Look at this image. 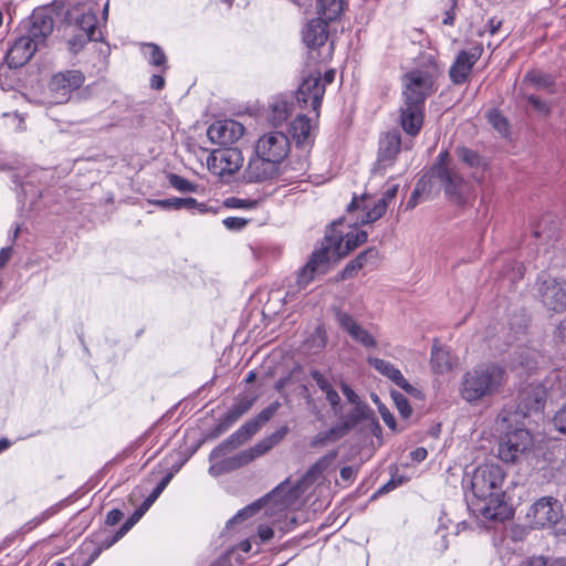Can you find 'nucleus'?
<instances>
[{
    "label": "nucleus",
    "mask_w": 566,
    "mask_h": 566,
    "mask_svg": "<svg viewBox=\"0 0 566 566\" xmlns=\"http://www.w3.org/2000/svg\"><path fill=\"white\" fill-rule=\"evenodd\" d=\"M523 401L516 410L504 408L496 417V430L501 432L499 442V458L504 462H515L533 446V438L525 428L524 419L527 412L542 411L544 407V391L541 387H530L523 394Z\"/></svg>",
    "instance_id": "nucleus-1"
},
{
    "label": "nucleus",
    "mask_w": 566,
    "mask_h": 566,
    "mask_svg": "<svg viewBox=\"0 0 566 566\" xmlns=\"http://www.w3.org/2000/svg\"><path fill=\"white\" fill-rule=\"evenodd\" d=\"M505 471L499 464L484 463L467 474L463 485L470 486L473 497L468 500V506L472 513L486 521L504 520L509 514L504 501L503 483Z\"/></svg>",
    "instance_id": "nucleus-2"
},
{
    "label": "nucleus",
    "mask_w": 566,
    "mask_h": 566,
    "mask_svg": "<svg viewBox=\"0 0 566 566\" xmlns=\"http://www.w3.org/2000/svg\"><path fill=\"white\" fill-rule=\"evenodd\" d=\"M333 224V229L326 234L325 247L312 253L310 261L301 270L297 277V285L306 287L314 279L315 274H323L327 271L332 254L345 256L361 243L366 242L368 233L364 230L353 229L346 234L338 233Z\"/></svg>",
    "instance_id": "nucleus-3"
},
{
    "label": "nucleus",
    "mask_w": 566,
    "mask_h": 566,
    "mask_svg": "<svg viewBox=\"0 0 566 566\" xmlns=\"http://www.w3.org/2000/svg\"><path fill=\"white\" fill-rule=\"evenodd\" d=\"M53 27V19L49 13L43 10L34 11L20 29V34L10 43L6 53L7 65L17 69L28 63L45 44Z\"/></svg>",
    "instance_id": "nucleus-4"
},
{
    "label": "nucleus",
    "mask_w": 566,
    "mask_h": 566,
    "mask_svg": "<svg viewBox=\"0 0 566 566\" xmlns=\"http://www.w3.org/2000/svg\"><path fill=\"white\" fill-rule=\"evenodd\" d=\"M505 382V370L496 364H482L468 370L460 382L461 398L475 405L496 395Z\"/></svg>",
    "instance_id": "nucleus-5"
},
{
    "label": "nucleus",
    "mask_w": 566,
    "mask_h": 566,
    "mask_svg": "<svg viewBox=\"0 0 566 566\" xmlns=\"http://www.w3.org/2000/svg\"><path fill=\"white\" fill-rule=\"evenodd\" d=\"M266 497L268 495L240 510L232 518L228 521L227 528H232L235 524L247 520L250 516H253L262 507H265V513L271 518V525H258V538L260 544L266 543L273 538L274 528L282 533L291 532L296 525V518L291 517L287 520L285 513L287 509L281 510L279 505L273 503V501H266Z\"/></svg>",
    "instance_id": "nucleus-6"
},
{
    "label": "nucleus",
    "mask_w": 566,
    "mask_h": 566,
    "mask_svg": "<svg viewBox=\"0 0 566 566\" xmlns=\"http://www.w3.org/2000/svg\"><path fill=\"white\" fill-rule=\"evenodd\" d=\"M336 451L328 452L319 458L296 483L286 479L268 494L266 501H273L281 510L289 509L295 504L308 484L316 481L335 461Z\"/></svg>",
    "instance_id": "nucleus-7"
},
{
    "label": "nucleus",
    "mask_w": 566,
    "mask_h": 566,
    "mask_svg": "<svg viewBox=\"0 0 566 566\" xmlns=\"http://www.w3.org/2000/svg\"><path fill=\"white\" fill-rule=\"evenodd\" d=\"M426 176L432 187L434 182H439L447 198L452 202L461 205L465 201L469 186L457 168L449 164L448 151H441L438 155L436 164Z\"/></svg>",
    "instance_id": "nucleus-8"
},
{
    "label": "nucleus",
    "mask_w": 566,
    "mask_h": 566,
    "mask_svg": "<svg viewBox=\"0 0 566 566\" xmlns=\"http://www.w3.org/2000/svg\"><path fill=\"white\" fill-rule=\"evenodd\" d=\"M438 74L439 70L434 62L407 72L401 78L402 99L424 105L426 99L437 91Z\"/></svg>",
    "instance_id": "nucleus-9"
},
{
    "label": "nucleus",
    "mask_w": 566,
    "mask_h": 566,
    "mask_svg": "<svg viewBox=\"0 0 566 566\" xmlns=\"http://www.w3.org/2000/svg\"><path fill=\"white\" fill-rule=\"evenodd\" d=\"M398 188V185H389L377 200L367 195L355 196L347 209L355 217V223L368 224L380 219L396 198Z\"/></svg>",
    "instance_id": "nucleus-10"
},
{
    "label": "nucleus",
    "mask_w": 566,
    "mask_h": 566,
    "mask_svg": "<svg viewBox=\"0 0 566 566\" xmlns=\"http://www.w3.org/2000/svg\"><path fill=\"white\" fill-rule=\"evenodd\" d=\"M65 34L67 36L69 50L73 53L81 51L90 41L102 39V31L97 27L96 13L88 9L81 14H70Z\"/></svg>",
    "instance_id": "nucleus-11"
},
{
    "label": "nucleus",
    "mask_w": 566,
    "mask_h": 566,
    "mask_svg": "<svg viewBox=\"0 0 566 566\" xmlns=\"http://www.w3.org/2000/svg\"><path fill=\"white\" fill-rule=\"evenodd\" d=\"M280 406L279 401H274L263 409L256 417L243 423L238 430L211 451L210 460L212 461L213 459H218L245 443L276 413Z\"/></svg>",
    "instance_id": "nucleus-12"
},
{
    "label": "nucleus",
    "mask_w": 566,
    "mask_h": 566,
    "mask_svg": "<svg viewBox=\"0 0 566 566\" xmlns=\"http://www.w3.org/2000/svg\"><path fill=\"white\" fill-rule=\"evenodd\" d=\"M563 516V504L553 496L538 499L531 505L526 514L534 528L552 527L559 523Z\"/></svg>",
    "instance_id": "nucleus-13"
},
{
    "label": "nucleus",
    "mask_w": 566,
    "mask_h": 566,
    "mask_svg": "<svg viewBox=\"0 0 566 566\" xmlns=\"http://www.w3.org/2000/svg\"><path fill=\"white\" fill-rule=\"evenodd\" d=\"M289 137L277 130L263 134L256 142L255 154L279 167L290 153Z\"/></svg>",
    "instance_id": "nucleus-14"
},
{
    "label": "nucleus",
    "mask_w": 566,
    "mask_h": 566,
    "mask_svg": "<svg viewBox=\"0 0 566 566\" xmlns=\"http://www.w3.org/2000/svg\"><path fill=\"white\" fill-rule=\"evenodd\" d=\"M323 96L324 84L321 83V73H311L300 84L296 92V102L303 109L311 107L318 117Z\"/></svg>",
    "instance_id": "nucleus-15"
},
{
    "label": "nucleus",
    "mask_w": 566,
    "mask_h": 566,
    "mask_svg": "<svg viewBox=\"0 0 566 566\" xmlns=\"http://www.w3.org/2000/svg\"><path fill=\"white\" fill-rule=\"evenodd\" d=\"M209 170L223 177L237 172L243 165V156L240 149L227 147L213 150L207 159Z\"/></svg>",
    "instance_id": "nucleus-16"
},
{
    "label": "nucleus",
    "mask_w": 566,
    "mask_h": 566,
    "mask_svg": "<svg viewBox=\"0 0 566 566\" xmlns=\"http://www.w3.org/2000/svg\"><path fill=\"white\" fill-rule=\"evenodd\" d=\"M84 80V74L77 70H69L53 75L49 87L54 103L63 104L67 102L72 92L81 87Z\"/></svg>",
    "instance_id": "nucleus-17"
},
{
    "label": "nucleus",
    "mask_w": 566,
    "mask_h": 566,
    "mask_svg": "<svg viewBox=\"0 0 566 566\" xmlns=\"http://www.w3.org/2000/svg\"><path fill=\"white\" fill-rule=\"evenodd\" d=\"M538 293L547 310L557 313L566 310V281L546 277L542 281Z\"/></svg>",
    "instance_id": "nucleus-18"
},
{
    "label": "nucleus",
    "mask_w": 566,
    "mask_h": 566,
    "mask_svg": "<svg viewBox=\"0 0 566 566\" xmlns=\"http://www.w3.org/2000/svg\"><path fill=\"white\" fill-rule=\"evenodd\" d=\"M244 126L233 119L218 120L207 129V136L211 143L219 146H231L244 134Z\"/></svg>",
    "instance_id": "nucleus-19"
},
{
    "label": "nucleus",
    "mask_w": 566,
    "mask_h": 566,
    "mask_svg": "<svg viewBox=\"0 0 566 566\" xmlns=\"http://www.w3.org/2000/svg\"><path fill=\"white\" fill-rule=\"evenodd\" d=\"M482 53L483 48L481 45H474L467 50H461L449 71L451 81L457 85L467 82L472 67L480 60Z\"/></svg>",
    "instance_id": "nucleus-20"
},
{
    "label": "nucleus",
    "mask_w": 566,
    "mask_h": 566,
    "mask_svg": "<svg viewBox=\"0 0 566 566\" xmlns=\"http://www.w3.org/2000/svg\"><path fill=\"white\" fill-rule=\"evenodd\" d=\"M335 319L339 327L346 332L353 340L365 348H375L377 346L376 338L364 328L349 313L339 308L335 310Z\"/></svg>",
    "instance_id": "nucleus-21"
},
{
    "label": "nucleus",
    "mask_w": 566,
    "mask_h": 566,
    "mask_svg": "<svg viewBox=\"0 0 566 566\" xmlns=\"http://www.w3.org/2000/svg\"><path fill=\"white\" fill-rule=\"evenodd\" d=\"M424 105L402 99L400 106L399 123L403 132L409 136H417L423 125Z\"/></svg>",
    "instance_id": "nucleus-22"
},
{
    "label": "nucleus",
    "mask_w": 566,
    "mask_h": 566,
    "mask_svg": "<svg viewBox=\"0 0 566 566\" xmlns=\"http://www.w3.org/2000/svg\"><path fill=\"white\" fill-rule=\"evenodd\" d=\"M367 363L375 370H377L381 376L391 380L396 386L401 388L405 392H407L413 397H419L420 391L415 386L409 384L408 380L401 374V371L398 368H396L390 361L381 359V358L368 356Z\"/></svg>",
    "instance_id": "nucleus-23"
},
{
    "label": "nucleus",
    "mask_w": 566,
    "mask_h": 566,
    "mask_svg": "<svg viewBox=\"0 0 566 566\" xmlns=\"http://www.w3.org/2000/svg\"><path fill=\"white\" fill-rule=\"evenodd\" d=\"M401 137L398 132L387 133L379 142L376 170L382 172L390 167L400 151Z\"/></svg>",
    "instance_id": "nucleus-24"
},
{
    "label": "nucleus",
    "mask_w": 566,
    "mask_h": 566,
    "mask_svg": "<svg viewBox=\"0 0 566 566\" xmlns=\"http://www.w3.org/2000/svg\"><path fill=\"white\" fill-rule=\"evenodd\" d=\"M280 167L265 160L262 156L251 158L244 170V179L249 182H260L277 176Z\"/></svg>",
    "instance_id": "nucleus-25"
},
{
    "label": "nucleus",
    "mask_w": 566,
    "mask_h": 566,
    "mask_svg": "<svg viewBox=\"0 0 566 566\" xmlns=\"http://www.w3.org/2000/svg\"><path fill=\"white\" fill-rule=\"evenodd\" d=\"M314 126L305 115H298L291 123V135L297 147L310 148L314 143Z\"/></svg>",
    "instance_id": "nucleus-26"
},
{
    "label": "nucleus",
    "mask_w": 566,
    "mask_h": 566,
    "mask_svg": "<svg viewBox=\"0 0 566 566\" xmlns=\"http://www.w3.org/2000/svg\"><path fill=\"white\" fill-rule=\"evenodd\" d=\"M373 410L370 407L363 402L353 405V408L349 409L346 413H342L340 421L337 423L338 428L342 430V432L347 434L350 429L356 427L358 423H360L364 420H368L373 417Z\"/></svg>",
    "instance_id": "nucleus-27"
},
{
    "label": "nucleus",
    "mask_w": 566,
    "mask_h": 566,
    "mask_svg": "<svg viewBox=\"0 0 566 566\" xmlns=\"http://www.w3.org/2000/svg\"><path fill=\"white\" fill-rule=\"evenodd\" d=\"M327 36V22L318 18L310 21L303 30V40L308 48L325 44Z\"/></svg>",
    "instance_id": "nucleus-28"
},
{
    "label": "nucleus",
    "mask_w": 566,
    "mask_h": 566,
    "mask_svg": "<svg viewBox=\"0 0 566 566\" xmlns=\"http://www.w3.org/2000/svg\"><path fill=\"white\" fill-rule=\"evenodd\" d=\"M255 399V397L249 396L239 397L222 418L220 426L223 427V429L230 428L253 407Z\"/></svg>",
    "instance_id": "nucleus-29"
},
{
    "label": "nucleus",
    "mask_w": 566,
    "mask_h": 566,
    "mask_svg": "<svg viewBox=\"0 0 566 566\" xmlns=\"http://www.w3.org/2000/svg\"><path fill=\"white\" fill-rule=\"evenodd\" d=\"M457 365L455 357L450 350L434 344L431 349V367L434 373L446 374Z\"/></svg>",
    "instance_id": "nucleus-30"
},
{
    "label": "nucleus",
    "mask_w": 566,
    "mask_h": 566,
    "mask_svg": "<svg viewBox=\"0 0 566 566\" xmlns=\"http://www.w3.org/2000/svg\"><path fill=\"white\" fill-rule=\"evenodd\" d=\"M379 252L376 248H369L364 252L359 253L356 259L350 261L343 270L342 277L348 279L354 275L359 269L364 268L368 263H375L378 259Z\"/></svg>",
    "instance_id": "nucleus-31"
},
{
    "label": "nucleus",
    "mask_w": 566,
    "mask_h": 566,
    "mask_svg": "<svg viewBox=\"0 0 566 566\" xmlns=\"http://www.w3.org/2000/svg\"><path fill=\"white\" fill-rule=\"evenodd\" d=\"M343 9L344 0H318V19L326 22L335 21L340 17Z\"/></svg>",
    "instance_id": "nucleus-32"
},
{
    "label": "nucleus",
    "mask_w": 566,
    "mask_h": 566,
    "mask_svg": "<svg viewBox=\"0 0 566 566\" xmlns=\"http://www.w3.org/2000/svg\"><path fill=\"white\" fill-rule=\"evenodd\" d=\"M287 433V428L282 427L279 430H276L271 436L262 439L258 443H255L253 447L250 448L252 454L254 455V459L263 455L268 451H270L274 446H276Z\"/></svg>",
    "instance_id": "nucleus-33"
},
{
    "label": "nucleus",
    "mask_w": 566,
    "mask_h": 566,
    "mask_svg": "<svg viewBox=\"0 0 566 566\" xmlns=\"http://www.w3.org/2000/svg\"><path fill=\"white\" fill-rule=\"evenodd\" d=\"M142 52L144 57L147 60V62L156 67H164L166 66V55L164 51L154 43H147L144 44L142 48Z\"/></svg>",
    "instance_id": "nucleus-34"
},
{
    "label": "nucleus",
    "mask_w": 566,
    "mask_h": 566,
    "mask_svg": "<svg viewBox=\"0 0 566 566\" xmlns=\"http://www.w3.org/2000/svg\"><path fill=\"white\" fill-rule=\"evenodd\" d=\"M291 114L290 104L286 101L279 99L271 105V122L273 125H280Z\"/></svg>",
    "instance_id": "nucleus-35"
},
{
    "label": "nucleus",
    "mask_w": 566,
    "mask_h": 566,
    "mask_svg": "<svg viewBox=\"0 0 566 566\" xmlns=\"http://www.w3.org/2000/svg\"><path fill=\"white\" fill-rule=\"evenodd\" d=\"M458 157L471 168L484 167L483 158L474 150L467 147H459L457 149Z\"/></svg>",
    "instance_id": "nucleus-36"
},
{
    "label": "nucleus",
    "mask_w": 566,
    "mask_h": 566,
    "mask_svg": "<svg viewBox=\"0 0 566 566\" xmlns=\"http://www.w3.org/2000/svg\"><path fill=\"white\" fill-rule=\"evenodd\" d=\"M223 205L229 209L253 210L258 207L259 200L252 198L229 197L223 201Z\"/></svg>",
    "instance_id": "nucleus-37"
},
{
    "label": "nucleus",
    "mask_w": 566,
    "mask_h": 566,
    "mask_svg": "<svg viewBox=\"0 0 566 566\" xmlns=\"http://www.w3.org/2000/svg\"><path fill=\"white\" fill-rule=\"evenodd\" d=\"M342 437H344V433L336 424L333 428H331L329 430L323 431V432H319L318 434H316L312 440V446L321 447V446H324L328 441H336Z\"/></svg>",
    "instance_id": "nucleus-38"
},
{
    "label": "nucleus",
    "mask_w": 566,
    "mask_h": 566,
    "mask_svg": "<svg viewBox=\"0 0 566 566\" xmlns=\"http://www.w3.org/2000/svg\"><path fill=\"white\" fill-rule=\"evenodd\" d=\"M168 180L170 186L180 192H196L198 189V185L176 174H170Z\"/></svg>",
    "instance_id": "nucleus-39"
},
{
    "label": "nucleus",
    "mask_w": 566,
    "mask_h": 566,
    "mask_svg": "<svg viewBox=\"0 0 566 566\" xmlns=\"http://www.w3.org/2000/svg\"><path fill=\"white\" fill-rule=\"evenodd\" d=\"M488 119L492 127L496 129L501 135L504 136L509 133L507 119L499 111H490L488 113Z\"/></svg>",
    "instance_id": "nucleus-40"
},
{
    "label": "nucleus",
    "mask_w": 566,
    "mask_h": 566,
    "mask_svg": "<svg viewBox=\"0 0 566 566\" xmlns=\"http://www.w3.org/2000/svg\"><path fill=\"white\" fill-rule=\"evenodd\" d=\"M390 396L395 402L396 408L398 409L400 416L403 419H408L412 413V409L409 405L408 399L399 391L391 390Z\"/></svg>",
    "instance_id": "nucleus-41"
},
{
    "label": "nucleus",
    "mask_w": 566,
    "mask_h": 566,
    "mask_svg": "<svg viewBox=\"0 0 566 566\" xmlns=\"http://www.w3.org/2000/svg\"><path fill=\"white\" fill-rule=\"evenodd\" d=\"M172 478L171 473L166 474L161 481L156 485V488L153 490V492L146 497V500L142 503V506L144 510H149V507L153 505V503L158 499V496L163 493V491L166 489L168 483L170 482Z\"/></svg>",
    "instance_id": "nucleus-42"
},
{
    "label": "nucleus",
    "mask_w": 566,
    "mask_h": 566,
    "mask_svg": "<svg viewBox=\"0 0 566 566\" xmlns=\"http://www.w3.org/2000/svg\"><path fill=\"white\" fill-rule=\"evenodd\" d=\"M227 459H228V464L230 465V469H232V471H234V470L252 462L254 460V455L252 454V452L249 448V449L243 450V451L237 453L235 455L229 457Z\"/></svg>",
    "instance_id": "nucleus-43"
},
{
    "label": "nucleus",
    "mask_w": 566,
    "mask_h": 566,
    "mask_svg": "<svg viewBox=\"0 0 566 566\" xmlns=\"http://www.w3.org/2000/svg\"><path fill=\"white\" fill-rule=\"evenodd\" d=\"M432 191V186L429 184L427 176L424 175L417 184L409 201L407 202V208L412 209L416 207L417 201L416 198L418 196H423L426 193H430Z\"/></svg>",
    "instance_id": "nucleus-44"
},
{
    "label": "nucleus",
    "mask_w": 566,
    "mask_h": 566,
    "mask_svg": "<svg viewBox=\"0 0 566 566\" xmlns=\"http://www.w3.org/2000/svg\"><path fill=\"white\" fill-rule=\"evenodd\" d=\"M527 566H566V557L548 559L543 556H536L527 559Z\"/></svg>",
    "instance_id": "nucleus-45"
},
{
    "label": "nucleus",
    "mask_w": 566,
    "mask_h": 566,
    "mask_svg": "<svg viewBox=\"0 0 566 566\" xmlns=\"http://www.w3.org/2000/svg\"><path fill=\"white\" fill-rule=\"evenodd\" d=\"M123 536H119V531L116 532L115 535L105 538L99 546L94 548L93 553L91 554L86 565L91 564L97 556L102 553L103 549L109 548L112 545H114L117 541H119Z\"/></svg>",
    "instance_id": "nucleus-46"
},
{
    "label": "nucleus",
    "mask_w": 566,
    "mask_h": 566,
    "mask_svg": "<svg viewBox=\"0 0 566 566\" xmlns=\"http://www.w3.org/2000/svg\"><path fill=\"white\" fill-rule=\"evenodd\" d=\"M146 512L147 510H144V507L140 505L120 526V528L118 530L119 536H124L142 518V516Z\"/></svg>",
    "instance_id": "nucleus-47"
},
{
    "label": "nucleus",
    "mask_w": 566,
    "mask_h": 566,
    "mask_svg": "<svg viewBox=\"0 0 566 566\" xmlns=\"http://www.w3.org/2000/svg\"><path fill=\"white\" fill-rule=\"evenodd\" d=\"M527 102L542 116H547L551 113L549 104L535 95H528Z\"/></svg>",
    "instance_id": "nucleus-48"
},
{
    "label": "nucleus",
    "mask_w": 566,
    "mask_h": 566,
    "mask_svg": "<svg viewBox=\"0 0 566 566\" xmlns=\"http://www.w3.org/2000/svg\"><path fill=\"white\" fill-rule=\"evenodd\" d=\"M249 220L241 217H227L222 220V224L230 231H240L245 228Z\"/></svg>",
    "instance_id": "nucleus-49"
},
{
    "label": "nucleus",
    "mask_w": 566,
    "mask_h": 566,
    "mask_svg": "<svg viewBox=\"0 0 566 566\" xmlns=\"http://www.w3.org/2000/svg\"><path fill=\"white\" fill-rule=\"evenodd\" d=\"M181 209L197 210L199 213H207L210 208L203 203L198 202L195 198H181Z\"/></svg>",
    "instance_id": "nucleus-50"
},
{
    "label": "nucleus",
    "mask_w": 566,
    "mask_h": 566,
    "mask_svg": "<svg viewBox=\"0 0 566 566\" xmlns=\"http://www.w3.org/2000/svg\"><path fill=\"white\" fill-rule=\"evenodd\" d=\"M149 202L166 210H181V198L156 199Z\"/></svg>",
    "instance_id": "nucleus-51"
},
{
    "label": "nucleus",
    "mask_w": 566,
    "mask_h": 566,
    "mask_svg": "<svg viewBox=\"0 0 566 566\" xmlns=\"http://www.w3.org/2000/svg\"><path fill=\"white\" fill-rule=\"evenodd\" d=\"M325 398L328 401L334 415L340 416L342 415V406H340V397H339L338 392L333 388V389L328 390L327 392H325Z\"/></svg>",
    "instance_id": "nucleus-52"
},
{
    "label": "nucleus",
    "mask_w": 566,
    "mask_h": 566,
    "mask_svg": "<svg viewBox=\"0 0 566 566\" xmlns=\"http://www.w3.org/2000/svg\"><path fill=\"white\" fill-rule=\"evenodd\" d=\"M527 80L538 88L547 87L552 84L551 76L538 72L527 74Z\"/></svg>",
    "instance_id": "nucleus-53"
},
{
    "label": "nucleus",
    "mask_w": 566,
    "mask_h": 566,
    "mask_svg": "<svg viewBox=\"0 0 566 566\" xmlns=\"http://www.w3.org/2000/svg\"><path fill=\"white\" fill-rule=\"evenodd\" d=\"M311 376L313 380L316 382L318 388L325 394L328 390L333 389L332 384L329 380L318 370L314 369L311 371Z\"/></svg>",
    "instance_id": "nucleus-54"
},
{
    "label": "nucleus",
    "mask_w": 566,
    "mask_h": 566,
    "mask_svg": "<svg viewBox=\"0 0 566 566\" xmlns=\"http://www.w3.org/2000/svg\"><path fill=\"white\" fill-rule=\"evenodd\" d=\"M553 424L562 433H566V405H564L554 416Z\"/></svg>",
    "instance_id": "nucleus-55"
},
{
    "label": "nucleus",
    "mask_w": 566,
    "mask_h": 566,
    "mask_svg": "<svg viewBox=\"0 0 566 566\" xmlns=\"http://www.w3.org/2000/svg\"><path fill=\"white\" fill-rule=\"evenodd\" d=\"M230 471H232V469H230L227 458L220 462H216V463L211 464L209 468V473L212 476H218V475L224 474Z\"/></svg>",
    "instance_id": "nucleus-56"
},
{
    "label": "nucleus",
    "mask_w": 566,
    "mask_h": 566,
    "mask_svg": "<svg viewBox=\"0 0 566 566\" xmlns=\"http://www.w3.org/2000/svg\"><path fill=\"white\" fill-rule=\"evenodd\" d=\"M340 389L349 403L356 405V403L363 402L360 397L355 392V390L348 384L343 381L340 384Z\"/></svg>",
    "instance_id": "nucleus-57"
},
{
    "label": "nucleus",
    "mask_w": 566,
    "mask_h": 566,
    "mask_svg": "<svg viewBox=\"0 0 566 566\" xmlns=\"http://www.w3.org/2000/svg\"><path fill=\"white\" fill-rule=\"evenodd\" d=\"M378 411L382 418V421L388 426V428H390L391 430H396L395 417L389 411V409L385 405H379Z\"/></svg>",
    "instance_id": "nucleus-58"
},
{
    "label": "nucleus",
    "mask_w": 566,
    "mask_h": 566,
    "mask_svg": "<svg viewBox=\"0 0 566 566\" xmlns=\"http://www.w3.org/2000/svg\"><path fill=\"white\" fill-rule=\"evenodd\" d=\"M554 342L558 345H566V318L562 319L554 333Z\"/></svg>",
    "instance_id": "nucleus-59"
},
{
    "label": "nucleus",
    "mask_w": 566,
    "mask_h": 566,
    "mask_svg": "<svg viewBox=\"0 0 566 566\" xmlns=\"http://www.w3.org/2000/svg\"><path fill=\"white\" fill-rule=\"evenodd\" d=\"M123 518V513L120 510L114 509L109 511L106 515V524L114 526Z\"/></svg>",
    "instance_id": "nucleus-60"
},
{
    "label": "nucleus",
    "mask_w": 566,
    "mask_h": 566,
    "mask_svg": "<svg viewBox=\"0 0 566 566\" xmlns=\"http://www.w3.org/2000/svg\"><path fill=\"white\" fill-rule=\"evenodd\" d=\"M356 473L357 471L353 467H344L340 469L339 472L342 480H344L345 482L354 481Z\"/></svg>",
    "instance_id": "nucleus-61"
},
{
    "label": "nucleus",
    "mask_w": 566,
    "mask_h": 566,
    "mask_svg": "<svg viewBox=\"0 0 566 566\" xmlns=\"http://www.w3.org/2000/svg\"><path fill=\"white\" fill-rule=\"evenodd\" d=\"M428 455V452L424 448H417L413 451H411L410 457L416 462L423 461Z\"/></svg>",
    "instance_id": "nucleus-62"
},
{
    "label": "nucleus",
    "mask_w": 566,
    "mask_h": 566,
    "mask_svg": "<svg viewBox=\"0 0 566 566\" xmlns=\"http://www.w3.org/2000/svg\"><path fill=\"white\" fill-rule=\"evenodd\" d=\"M165 85V80L161 75L159 74H154L151 77H150V87L154 88V90H161Z\"/></svg>",
    "instance_id": "nucleus-63"
},
{
    "label": "nucleus",
    "mask_w": 566,
    "mask_h": 566,
    "mask_svg": "<svg viewBox=\"0 0 566 566\" xmlns=\"http://www.w3.org/2000/svg\"><path fill=\"white\" fill-rule=\"evenodd\" d=\"M12 249L11 248H2L0 250V268H3L6 263L11 258Z\"/></svg>",
    "instance_id": "nucleus-64"
}]
</instances>
